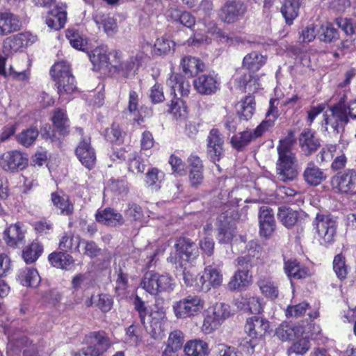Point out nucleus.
<instances>
[{"instance_id":"aec40b11","label":"nucleus","mask_w":356,"mask_h":356,"mask_svg":"<svg viewBox=\"0 0 356 356\" xmlns=\"http://www.w3.org/2000/svg\"><path fill=\"white\" fill-rule=\"evenodd\" d=\"M208 154L211 161L216 163L220 159L222 154L223 139L218 129H213L210 131L207 138Z\"/></svg>"},{"instance_id":"09e8293b","label":"nucleus","mask_w":356,"mask_h":356,"mask_svg":"<svg viewBox=\"0 0 356 356\" xmlns=\"http://www.w3.org/2000/svg\"><path fill=\"white\" fill-rule=\"evenodd\" d=\"M42 252V247L38 243H32L26 247L22 252V257L26 264L33 263Z\"/></svg>"},{"instance_id":"58836bf2","label":"nucleus","mask_w":356,"mask_h":356,"mask_svg":"<svg viewBox=\"0 0 356 356\" xmlns=\"http://www.w3.org/2000/svg\"><path fill=\"white\" fill-rule=\"evenodd\" d=\"M51 200L53 204L60 211L61 214L70 216L73 213L74 206L67 195H60L57 193H52Z\"/></svg>"},{"instance_id":"bb28decb","label":"nucleus","mask_w":356,"mask_h":356,"mask_svg":"<svg viewBox=\"0 0 356 356\" xmlns=\"http://www.w3.org/2000/svg\"><path fill=\"white\" fill-rule=\"evenodd\" d=\"M113 58H115V62L111 63V66L116 70L122 72L124 76H127L129 72L135 70L138 66L137 57H130L127 60L122 61L121 54L118 51H113Z\"/></svg>"},{"instance_id":"dca6fc26","label":"nucleus","mask_w":356,"mask_h":356,"mask_svg":"<svg viewBox=\"0 0 356 356\" xmlns=\"http://www.w3.org/2000/svg\"><path fill=\"white\" fill-rule=\"evenodd\" d=\"M87 348L102 356L111 346V341L104 331H94L87 335Z\"/></svg>"},{"instance_id":"a211bd4d","label":"nucleus","mask_w":356,"mask_h":356,"mask_svg":"<svg viewBox=\"0 0 356 356\" xmlns=\"http://www.w3.org/2000/svg\"><path fill=\"white\" fill-rule=\"evenodd\" d=\"M194 88L201 95H210L219 90L220 83L216 76L210 74L199 75L193 81Z\"/></svg>"},{"instance_id":"774afa93","label":"nucleus","mask_w":356,"mask_h":356,"mask_svg":"<svg viewBox=\"0 0 356 356\" xmlns=\"http://www.w3.org/2000/svg\"><path fill=\"white\" fill-rule=\"evenodd\" d=\"M169 112L175 118H184L186 115V108L182 101L179 99L172 100L169 108Z\"/></svg>"},{"instance_id":"393cba45","label":"nucleus","mask_w":356,"mask_h":356,"mask_svg":"<svg viewBox=\"0 0 356 356\" xmlns=\"http://www.w3.org/2000/svg\"><path fill=\"white\" fill-rule=\"evenodd\" d=\"M299 145L302 151L307 156L316 152L321 145L319 140L316 138L314 133L310 130H305L300 134Z\"/></svg>"},{"instance_id":"a18cd8bd","label":"nucleus","mask_w":356,"mask_h":356,"mask_svg":"<svg viewBox=\"0 0 356 356\" xmlns=\"http://www.w3.org/2000/svg\"><path fill=\"white\" fill-rule=\"evenodd\" d=\"M175 44L167 36L158 38L154 44V52L159 56L167 55L174 51Z\"/></svg>"},{"instance_id":"c9c22d12","label":"nucleus","mask_w":356,"mask_h":356,"mask_svg":"<svg viewBox=\"0 0 356 356\" xmlns=\"http://www.w3.org/2000/svg\"><path fill=\"white\" fill-rule=\"evenodd\" d=\"M17 280L26 286H36L40 283V277L36 269L28 267L19 269Z\"/></svg>"},{"instance_id":"4d7b16f0","label":"nucleus","mask_w":356,"mask_h":356,"mask_svg":"<svg viewBox=\"0 0 356 356\" xmlns=\"http://www.w3.org/2000/svg\"><path fill=\"white\" fill-rule=\"evenodd\" d=\"M333 269L340 280H344L348 275V266L346 264L345 257L341 254L334 257L333 261Z\"/></svg>"},{"instance_id":"9b49d317","label":"nucleus","mask_w":356,"mask_h":356,"mask_svg":"<svg viewBox=\"0 0 356 356\" xmlns=\"http://www.w3.org/2000/svg\"><path fill=\"white\" fill-rule=\"evenodd\" d=\"M27 165V158L19 151L10 150L0 156V167L6 172H16L24 169Z\"/></svg>"},{"instance_id":"9d476101","label":"nucleus","mask_w":356,"mask_h":356,"mask_svg":"<svg viewBox=\"0 0 356 356\" xmlns=\"http://www.w3.org/2000/svg\"><path fill=\"white\" fill-rule=\"evenodd\" d=\"M314 225L322 244L326 245L333 242L336 234L337 222L330 215L318 213L314 220Z\"/></svg>"},{"instance_id":"8fccbe9b","label":"nucleus","mask_w":356,"mask_h":356,"mask_svg":"<svg viewBox=\"0 0 356 356\" xmlns=\"http://www.w3.org/2000/svg\"><path fill=\"white\" fill-rule=\"evenodd\" d=\"M157 294L163 291H172L175 284L172 277L168 274H159L155 273Z\"/></svg>"},{"instance_id":"69168bd1","label":"nucleus","mask_w":356,"mask_h":356,"mask_svg":"<svg viewBox=\"0 0 356 356\" xmlns=\"http://www.w3.org/2000/svg\"><path fill=\"white\" fill-rule=\"evenodd\" d=\"M106 138L111 143L122 142V134L120 129L118 125L113 124L111 128L106 130Z\"/></svg>"},{"instance_id":"423d86ee","label":"nucleus","mask_w":356,"mask_h":356,"mask_svg":"<svg viewBox=\"0 0 356 356\" xmlns=\"http://www.w3.org/2000/svg\"><path fill=\"white\" fill-rule=\"evenodd\" d=\"M231 316L230 307L223 302H217L209 307L203 321L202 330L210 334L217 330Z\"/></svg>"},{"instance_id":"de8ad7c7","label":"nucleus","mask_w":356,"mask_h":356,"mask_svg":"<svg viewBox=\"0 0 356 356\" xmlns=\"http://www.w3.org/2000/svg\"><path fill=\"white\" fill-rule=\"evenodd\" d=\"M93 19L97 24H102L107 34L113 33L116 29V23L113 18L108 15L97 12L93 15Z\"/></svg>"},{"instance_id":"5fc2aeb1","label":"nucleus","mask_w":356,"mask_h":356,"mask_svg":"<svg viewBox=\"0 0 356 356\" xmlns=\"http://www.w3.org/2000/svg\"><path fill=\"white\" fill-rule=\"evenodd\" d=\"M155 273L147 272L140 282V286L151 295H157Z\"/></svg>"},{"instance_id":"ddd939ff","label":"nucleus","mask_w":356,"mask_h":356,"mask_svg":"<svg viewBox=\"0 0 356 356\" xmlns=\"http://www.w3.org/2000/svg\"><path fill=\"white\" fill-rule=\"evenodd\" d=\"M330 184L338 192H352L356 188V172L353 169L340 172L331 178Z\"/></svg>"},{"instance_id":"e433bc0d","label":"nucleus","mask_w":356,"mask_h":356,"mask_svg":"<svg viewBox=\"0 0 356 356\" xmlns=\"http://www.w3.org/2000/svg\"><path fill=\"white\" fill-rule=\"evenodd\" d=\"M184 352L187 356H208V344L202 340H191L186 343Z\"/></svg>"},{"instance_id":"052dcab7","label":"nucleus","mask_w":356,"mask_h":356,"mask_svg":"<svg viewBox=\"0 0 356 356\" xmlns=\"http://www.w3.org/2000/svg\"><path fill=\"white\" fill-rule=\"evenodd\" d=\"M218 230L217 238L220 243H227L232 240L234 232L229 225H221Z\"/></svg>"},{"instance_id":"b1692460","label":"nucleus","mask_w":356,"mask_h":356,"mask_svg":"<svg viewBox=\"0 0 356 356\" xmlns=\"http://www.w3.org/2000/svg\"><path fill=\"white\" fill-rule=\"evenodd\" d=\"M302 176L305 181L309 186H318L327 177L325 172L312 161L307 164Z\"/></svg>"},{"instance_id":"c85d7f7f","label":"nucleus","mask_w":356,"mask_h":356,"mask_svg":"<svg viewBox=\"0 0 356 356\" xmlns=\"http://www.w3.org/2000/svg\"><path fill=\"white\" fill-rule=\"evenodd\" d=\"M261 293L267 298L275 300L279 296L277 284L267 276H261L257 282Z\"/></svg>"},{"instance_id":"473e14b6","label":"nucleus","mask_w":356,"mask_h":356,"mask_svg":"<svg viewBox=\"0 0 356 356\" xmlns=\"http://www.w3.org/2000/svg\"><path fill=\"white\" fill-rule=\"evenodd\" d=\"M300 6V0H283L280 11L286 23L291 24L298 17Z\"/></svg>"},{"instance_id":"2f4dec72","label":"nucleus","mask_w":356,"mask_h":356,"mask_svg":"<svg viewBox=\"0 0 356 356\" xmlns=\"http://www.w3.org/2000/svg\"><path fill=\"white\" fill-rule=\"evenodd\" d=\"M167 84L171 87L172 92L177 95L178 92L181 97H187L190 92L191 85L188 81L178 74L172 75L167 81Z\"/></svg>"},{"instance_id":"a878e982","label":"nucleus","mask_w":356,"mask_h":356,"mask_svg":"<svg viewBox=\"0 0 356 356\" xmlns=\"http://www.w3.org/2000/svg\"><path fill=\"white\" fill-rule=\"evenodd\" d=\"M113 53L106 54L102 49H96L92 54L90 55V60L93 65L94 70H100L102 69H110L113 67L111 63L115 62L113 58Z\"/></svg>"},{"instance_id":"6ab92c4d","label":"nucleus","mask_w":356,"mask_h":356,"mask_svg":"<svg viewBox=\"0 0 356 356\" xmlns=\"http://www.w3.org/2000/svg\"><path fill=\"white\" fill-rule=\"evenodd\" d=\"M219 265H209L204 268V275L200 277V283L202 286H205L207 289H209L210 286L217 288L220 286L222 282L223 276L220 269Z\"/></svg>"},{"instance_id":"c756f323","label":"nucleus","mask_w":356,"mask_h":356,"mask_svg":"<svg viewBox=\"0 0 356 356\" xmlns=\"http://www.w3.org/2000/svg\"><path fill=\"white\" fill-rule=\"evenodd\" d=\"M277 218L286 228L295 226L300 218V213L288 207H279Z\"/></svg>"},{"instance_id":"cd10ccee","label":"nucleus","mask_w":356,"mask_h":356,"mask_svg":"<svg viewBox=\"0 0 356 356\" xmlns=\"http://www.w3.org/2000/svg\"><path fill=\"white\" fill-rule=\"evenodd\" d=\"M284 270L290 279H303L309 275L308 268L301 266L296 259L285 261Z\"/></svg>"},{"instance_id":"603ef678","label":"nucleus","mask_w":356,"mask_h":356,"mask_svg":"<svg viewBox=\"0 0 356 356\" xmlns=\"http://www.w3.org/2000/svg\"><path fill=\"white\" fill-rule=\"evenodd\" d=\"M124 214L127 220L131 222H141L144 216L142 208L135 203L128 204Z\"/></svg>"},{"instance_id":"39448f33","label":"nucleus","mask_w":356,"mask_h":356,"mask_svg":"<svg viewBox=\"0 0 356 356\" xmlns=\"http://www.w3.org/2000/svg\"><path fill=\"white\" fill-rule=\"evenodd\" d=\"M267 58L258 51H254L245 55L243 59V68L248 70L250 74H244L236 79L238 83V87L245 90L247 87H251L252 81L254 85L257 81L256 77L252 74L259 71L266 63Z\"/></svg>"},{"instance_id":"e2e57ef3","label":"nucleus","mask_w":356,"mask_h":356,"mask_svg":"<svg viewBox=\"0 0 356 356\" xmlns=\"http://www.w3.org/2000/svg\"><path fill=\"white\" fill-rule=\"evenodd\" d=\"M309 305L302 302L296 305H289L287 307L286 310V316L287 317H295L298 318L304 314L308 308Z\"/></svg>"},{"instance_id":"f704fd0d","label":"nucleus","mask_w":356,"mask_h":356,"mask_svg":"<svg viewBox=\"0 0 356 356\" xmlns=\"http://www.w3.org/2000/svg\"><path fill=\"white\" fill-rule=\"evenodd\" d=\"M5 241L10 246L17 245L22 242L24 237V232L22 229V224L17 222L10 225L4 232Z\"/></svg>"},{"instance_id":"ea45409f","label":"nucleus","mask_w":356,"mask_h":356,"mask_svg":"<svg viewBox=\"0 0 356 356\" xmlns=\"http://www.w3.org/2000/svg\"><path fill=\"white\" fill-rule=\"evenodd\" d=\"M65 20L66 13L57 8L49 11L45 19L47 25L55 30L63 28Z\"/></svg>"},{"instance_id":"7ed1b4c3","label":"nucleus","mask_w":356,"mask_h":356,"mask_svg":"<svg viewBox=\"0 0 356 356\" xmlns=\"http://www.w3.org/2000/svg\"><path fill=\"white\" fill-rule=\"evenodd\" d=\"M275 110V108L270 106L266 113V117L269 118L268 120L262 121L254 130H245L240 132L238 135L234 136L231 139L232 146L239 151L252 140L261 136L264 132L274 125V121L277 117V112Z\"/></svg>"},{"instance_id":"79ce46f5","label":"nucleus","mask_w":356,"mask_h":356,"mask_svg":"<svg viewBox=\"0 0 356 356\" xmlns=\"http://www.w3.org/2000/svg\"><path fill=\"white\" fill-rule=\"evenodd\" d=\"M51 264L56 268L67 269L74 263L72 257L65 252H52L49 255Z\"/></svg>"},{"instance_id":"2eb2a0df","label":"nucleus","mask_w":356,"mask_h":356,"mask_svg":"<svg viewBox=\"0 0 356 356\" xmlns=\"http://www.w3.org/2000/svg\"><path fill=\"white\" fill-rule=\"evenodd\" d=\"M258 218L260 235L265 238H270L276 228L273 210L268 206L261 207Z\"/></svg>"},{"instance_id":"37998d69","label":"nucleus","mask_w":356,"mask_h":356,"mask_svg":"<svg viewBox=\"0 0 356 356\" xmlns=\"http://www.w3.org/2000/svg\"><path fill=\"white\" fill-rule=\"evenodd\" d=\"M81 244V239L74 237L72 234L65 233L60 240L59 248L64 252H80L79 246Z\"/></svg>"},{"instance_id":"20e7f679","label":"nucleus","mask_w":356,"mask_h":356,"mask_svg":"<svg viewBox=\"0 0 356 356\" xmlns=\"http://www.w3.org/2000/svg\"><path fill=\"white\" fill-rule=\"evenodd\" d=\"M50 74L56 82L59 95L71 94L76 89L74 77L66 62L55 63L51 68Z\"/></svg>"},{"instance_id":"6e6d98bb","label":"nucleus","mask_w":356,"mask_h":356,"mask_svg":"<svg viewBox=\"0 0 356 356\" xmlns=\"http://www.w3.org/2000/svg\"><path fill=\"white\" fill-rule=\"evenodd\" d=\"M22 47L18 42L17 38L15 35L7 38L3 43V54L6 56H9L14 53L19 51Z\"/></svg>"},{"instance_id":"1a4fd4ad","label":"nucleus","mask_w":356,"mask_h":356,"mask_svg":"<svg viewBox=\"0 0 356 356\" xmlns=\"http://www.w3.org/2000/svg\"><path fill=\"white\" fill-rule=\"evenodd\" d=\"M325 128L328 131L330 126L333 132L339 134L343 126L348 123L349 118L346 113V106L344 102L340 101L329 109V113L324 115Z\"/></svg>"},{"instance_id":"0eeeda50","label":"nucleus","mask_w":356,"mask_h":356,"mask_svg":"<svg viewBox=\"0 0 356 356\" xmlns=\"http://www.w3.org/2000/svg\"><path fill=\"white\" fill-rule=\"evenodd\" d=\"M204 307V300L198 296L190 295L175 302L172 309L177 318L184 319L200 314Z\"/></svg>"},{"instance_id":"6e6552de","label":"nucleus","mask_w":356,"mask_h":356,"mask_svg":"<svg viewBox=\"0 0 356 356\" xmlns=\"http://www.w3.org/2000/svg\"><path fill=\"white\" fill-rule=\"evenodd\" d=\"M269 327V321L264 318L253 316L247 319L245 331L248 337L251 338L249 341H247L248 347L250 348V350H248L249 353H254L258 341L262 339Z\"/></svg>"},{"instance_id":"7c9ffc66","label":"nucleus","mask_w":356,"mask_h":356,"mask_svg":"<svg viewBox=\"0 0 356 356\" xmlns=\"http://www.w3.org/2000/svg\"><path fill=\"white\" fill-rule=\"evenodd\" d=\"M52 122L60 135L63 136L68 135L70 132L69 119L65 110L60 108L55 109Z\"/></svg>"},{"instance_id":"a19ab883","label":"nucleus","mask_w":356,"mask_h":356,"mask_svg":"<svg viewBox=\"0 0 356 356\" xmlns=\"http://www.w3.org/2000/svg\"><path fill=\"white\" fill-rule=\"evenodd\" d=\"M6 57L7 56H0V74H3L5 76H9L11 79L19 81H28L29 78V72L26 70L17 72L12 66L10 67L8 71L6 70L5 65Z\"/></svg>"},{"instance_id":"bf43d9fd","label":"nucleus","mask_w":356,"mask_h":356,"mask_svg":"<svg viewBox=\"0 0 356 356\" xmlns=\"http://www.w3.org/2000/svg\"><path fill=\"white\" fill-rule=\"evenodd\" d=\"M184 342V333L179 330H175L170 333L167 341L169 346L173 347L175 349L180 350Z\"/></svg>"},{"instance_id":"864d4df0","label":"nucleus","mask_w":356,"mask_h":356,"mask_svg":"<svg viewBox=\"0 0 356 356\" xmlns=\"http://www.w3.org/2000/svg\"><path fill=\"white\" fill-rule=\"evenodd\" d=\"M66 37L72 47L76 49L85 51L87 47V40L77 31L68 30L66 33Z\"/></svg>"},{"instance_id":"5701e85b","label":"nucleus","mask_w":356,"mask_h":356,"mask_svg":"<svg viewBox=\"0 0 356 356\" xmlns=\"http://www.w3.org/2000/svg\"><path fill=\"white\" fill-rule=\"evenodd\" d=\"M95 218L97 222L108 226L116 227L124 223L122 215L111 208H106L102 211H98Z\"/></svg>"},{"instance_id":"3c124183","label":"nucleus","mask_w":356,"mask_h":356,"mask_svg":"<svg viewBox=\"0 0 356 356\" xmlns=\"http://www.w3.org/2000/svg\"><path fill=\"white\" fill-rule=\"evenodd\" d=\"M242 300L241 303L243 305V309L248 310L251 314H258L263 311L261 300L259 297L243 298Z\"/></svg>"},{"instance_id":"49530a36","label":"nucleus","mask_w":356,"mask_h":356,"mask_svg":"<svg viewBox=\"0 0 356 356\" xmlns=\"http://www.w3.org/2000/svg\"><path fill=\"white\" fill-rule=\"evenodd\" d=\"M311 348V343L308 337H302L294 341L287 350V354L291 355L294 353L304 355Z\"/></svg>"},{"instance_id":"338daca9","label":"nucleus","mask_w":356,"mask_h":356,"mask_svg":"<svg viewBox=\"0 0 356 356\" xmlns=\"http://www.w3.org/2000/svg\"><path fill=\"white\" fill-rule=\"evenodd\" d=\"M109 188L112 192L121 195H127L128 193V186L127 182L123 179H111L110 181Z\"/></svg>"},{"instance_id":"f257e3e1","label":"nucleus","mask_w":356,"mask_h":356,"mask_svg":"<svg viewBox=\"0 0 356 356\" xmlns=\"http://www.w3.org/2000/svg\"><path fill=\"white\" fill-rule=\"evenodd\" d=\"M291 146V140L285 139L280 140L277 147L278 159L276 163V174L279 180L284 182L293 181L298 175L297 160Z\"/></svg>"},{"instance_id":"13d9d810","label":"nucleus","mask_w":356,"mask_h":356,"mask_svg":"<svg viewBox=\"0 0 356 356\" xmlns=\"http://www.w3.org/2000/svg\"><path fill=\"white\" fill-rule=\"evenodd\" d=\"M322 32L320 34V39L325 42H331L339 38L337 30L330 24L321 26Z\"/></svg>"},{"instance_id":"f8f14e48","label":"nucleus","mask_w":356,"mask_h":356,"mask_svg":"<svg viewBox=\"0 0 356 356\" xmlns=\"http://www.w3.org/2000/svg\"><path fill=\"white\" fill-rule=\"evenodd\" d=\"M247 8L241 0H227L219 11L220 19L227 24L237 22L242 18Z\"/></svg>"},{"instance_id":"680f3d73","label":"nucleus","mask_w":356,"mask_h":356,"mask_svg":"<svg viewBox=\"0 0 356 356\" xmlns=\"http://www.w3.org/2000/svg\"><path fill=\"white\" fill-rule=\"evenodd\" d=\"M145 165L142 163L140 158L134 152L129 158V170L134 174L143 173Z\"/></svg>"},{"instance_id":"412c9836","label":"nucleus","mask_w":356,"mask_h":356,"mask_svg":"<svg viewBox=\"0 0 356 356\" xmlns=\"http://www.w3.org/2000/svg\"><path fill=\"white\" fill-rule=\"evenodd\" d=\"M304 332V327L300 325L283 322L276 328L275 335L282 341H289L301 337Z\"/></svg>"},{"instance_id":"4468645a","label":"nucleus","mask_w":356,"mask_h":356,"mask_svg":"<svg viewBox=\"0 0 356 356\" xmlns=\"http://www.w3.org/2000/svg\"><path fill=\"white\" fill-rule=\"evenodd\" d=\"M177 255L181 261H192L199 255L197 245L190 238L180 237L175 244Z\"/></svg>"},{"instance_id":"72a5a7b5","label":"nucleus","mask_w":356,"mask_h":356,"mask_svg":"<svg viewBox=\"0 0 356 356\" xmlns=\"http://www.w3.org/2000/svg\"><path fill=\"white\" fill-rule=\"evenodd\" d=\"M181 65L184 74L188 77L197 75L204 67V63L200 59L191 56H184L181 59Z\"/></svg>"},{"instance_id":"f3484780","label":"nucleus","mask_w":356,"mask_h":356,"mask_svg":"<svg viewBox=\"0 0 356 356\" xmlns=\"http://www.w3.org/2000/svg\"><path fill=\"white\" fill-rule=\"evenodd\" d=\"M79 161L88 170L93 168L96 163V153L90 144V138L83 139L75 149Z\"/></svg>"},{"instance_id":"4c0bfd02","label":"nucleus","mask_w":356,"mask_h":356,"mask_svg":"<svg viewBox=\"0 0 356 356\" xmlns=\"http://www.w3.org/2000/svg\"><path fill=\"white\" fill-rule=\"evenodd\" d=\"M237 113L241 120H248L254 114L255 102L252 96H246L236 105Z\"/></svg>"},{"instance_id":"c03bdc74","label":"nucleus","mask_w":356,"mask_h":356,"mask_svg":"<svg viewBox=\"0 0 356 356\" xmlns=\"http://www.w3.org/2000/svg\"><path fill=\"white\" fill-rule=\"evenodd\" d=\"M39 131L35 127H31L24 129L21 133L17 135V142L22 146L29 147L34 143L38 137Z\"/></svg>"},{"instance_id":"4be33fe9","label":"nucleus","mask_w":356,"mask_h":356,"mask_svg":"<svg viewBox=\"0 0 356 356\" xmlns=\"http://www.w3.org/2000/svg\"><path fill=\"white\" fill-rule=\"evenodd\" d=\"M22 26L18 16L10 13H0V35L4 36L18 31Z\"/></svg>"},{"instance_id":"f03ea898","label":"nucleus","mask_w":356,"mask_h":356,"mask_svg":"<svg viewBox=\"0 0 356 356\" xmlns=\"http://www.w3.org/2000/svg\"><path fill=\"white\" fill-rule=\"evenodd\" d=\"M261 247L254 243L250 245L248 254L239 257L236 260L237 270L234 273L227 284V288L232 291H241L250 282L252 276L250 270L252 267L251 257L259 258L261 255Z\"/></svg>"},{"instance_id":"0e129e2a","label":"nucleus","mask_w":356,"mask_h":356,"mask_svg":"<svg viewBox=\"0 0 356 356\" xmlns=\"http://www.w3.org/2000/svg\"><path fill=\"white\" fill-rule=\"evenodd\" d=\"M164 177L163 172L156 168L149 170L146 174V183L149 186L156 185L160 183Z\"/></svg>"}]
</instances>
